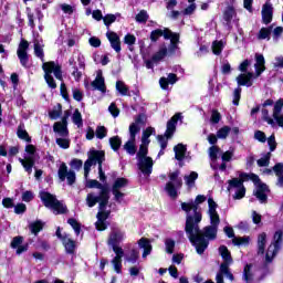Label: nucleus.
Wrapping results in <instances>:
<instances>
[{"label": "nucleus", "mask_w": 283, "mask_h": 283, "mask_svg": "<svg viewBox=\"0 0 283 283\" xmlns=\"http://www.w3.org/2000/svg\"><path fill=\"white\" fill-rule=\"evenodd\" d=\"M271 28H262L258 33L259 41H264V39L269 41L271 39Z\"/></svg>", "instance_id": "nucleus-46"}, {"label": "nucleus", "mask_w": 283, "mask_h": 283, "mask_svg": "<svg viewBox=\"0 0 283 283\" xmlns=\"http://www.w3.org/2000/svg\"><path fill=\"white\" fill-rule=\"evenodd\" d=\"M56 145L61 147V149H70V138L69 137H57L55 139Z\"/></svg>", "instance_id": "nucleus-48"}, {"label": "nucleus", "mask_w": 283, "mask_h": 283, "mask_svg": "<svg viewBox=\"0 0 283 283\" xmlns=\"http://www.w3.org/2000/svg\"><path fill=\"white\" fill-rule=\"evenodd\" d=\"M239 178L240 179L234 178L228 181V191H234V200H242L247 193L243 182L247 180H252L256 187L254 196L258 198V200H260V202H266V191H269V187L266 184L260 181V177H258L255 174L241 172Z\"/></svg>", "instance_id": "nucleus-3"}, {"label": "nucleus", "mask_w": 283, "mask_h": 283, "mask_svg": "<svg viewBox=\"0 0 283 283\" xmlns=\"http://www.w3.org/2000/svg\"><path fill=\"white\" fill-rule=\"evenodd\" d=\"M127 185H128L127 179L123 177L117 178L113 184L112 193L114 196V200L119 205L125 200V193L123 192V189H125Z\"/></svg>", "instance_id": "nucleus-12"}, {"label": "nucleus", "mask_w": 283, "mask_h": 283, "mask_svg": "<svg viewBox=\"0 0 283 283\" xmlns=\"http://www.w3.org/2000/svg\"><path fill=\"white\" fill-rule=\"evenodd\" d=\"M153 134H156V128H154V127H148L144 130L143 137H142V145H140L139 151L137 153V159L148 158L147 157V151H148L147 147L150 143L149 136H153Z\"/></svg>", "instance_id": "nucleus-13"}, {"label": "nucleus", "mask_w": 283, "mask_h": 283, "mask_svg": "<svg viewBox=\"0 0 283 283\" xmlns=\"http://www.w3.org/2000/svg\"><path fill=\"white\" fill-rule=\"evenodd\" d=\"M49 116H50V118H52V120H56V118H60V116H61V105H57L56 108L51 111L49 113Z\"/></svg>", "instance_id": "nucleus-61"}, {"label": "nucleus", "mask_w": 283, "mask_h": 283, "mask_svg": "<svg viewBox=\"0 0 283 283\" xmlns=\"http://www.w3.org/2000/svg\"><path fill=\"white\" fill-rule=\"evenodd\" d=\"M86 187L88 189H101L98 195L96 192H90L86 196V205L92 208L98 202L99 211L96 216L97 221L95 222V227L97 231H105L107 229V218H109V211H105V207L109 202V190L98 182V180H87Z\"/></svg>", "instance_id": "nucleus-2"}, {"label": "nucleus", "mask_w": 283, "mask_h": 283, "mask_svg": "<svg viewBox=\"0 0 283 283\" xmlns=\"http://www.w3.org/2000/svg\"><path fill=\"white\" fill-rule=\"evenodd\" d=\"M42 69L44 70V78L49 87L56 90V82H54L52 74H54L55 78L61 81V78H63L61 66L56 62H44Z\"/></svg>", "instance_id": "nucleus-5"}, {"label": "nucleus", "mask_w": 283, "mask_h": 283, "mask_svg": "<svg viewBox=\"0 0 283 283\" xmlns=\"http://www.w3.org/2000/svg\"><path fill=\"white\" fill-rule=\"evenodd\" d=\"M241 96H242V88L241 87H237L233 91V99H232L233 105H235V106L240 105Z\"/></svg>", "instance_id": "nucleus-54"}, {"label": "nucleus", "mask_w": 283, "mask_h": 283, "mask_svg": "<svg viewBox=\"0 0 283 283\" xmlns=\"http://www.w3.org/2000/svg\"><path fill=\"white\" fill-rule=\"evenodd\" d=\"M28 48H30V43L25 40H22L18 46L17 54L22 67H28L30 61V57L28 56Z\"/></svg>", "instance_id": "nucleus-19"}, {"label": "nucleus", "mask_w": 283, "mask_h": 283, "mask_svg": "<svg viewBox=\"0 0 283 283\" xmlns=\"http://www.w3.org/2000/svg\"><path fill=\"white\" fill-rule=\"evenodd\" d=\"M262 116H263V120H265V123H268V125H275V120H273V118H271V116H269V109L263 108L262 109Z\"/></svg>", "instance_id": "nucleus-59"}, {"label": "nucleus", "mask_w": 283, "mask_h": 283, "mask_svg": "<svg viewBox=\"0 0 283 283\" xmlns=\"http://www.w3.org/2000/svg\"><path fill=\"white\" fill-rule=\"evenodd\" d=\"M111 247L115 253V258L112 260L114 271H116L117 273H120L123 269V255H125V251L118 244L111 245Z\"/></svg>", "instance_id": "nucleus-17"}, {"label": "nucleus", "mask_w": 283, "mask_h": 283, "mask_svg": "<svg viewBox=\"0 0 283 283\" xmlns=\"http://www.w3.org/2000/svg\"><path fill=\"white\" fill-rule=\"evenodd\" d=\"M264 63H265L264 55L255 54V64H254L255 77L260 76L262 72L266 70V66L264 65Z\"/></svg>", "instance_id": "nucleus-32"}, {"label": "nucleus", "mask_w": 283, "mask_h": 283, "mask_svg": "<svg viewBox=\"0 0 283 283\" xmlns=\"http://www.w3.org/2000/svg\"><path fill=\"white\" fill-rule=\"evenodd\" d=\"M167 54H174V53H170L169 49L167 51V46L163 45V46L159 48L158 52H156L153 55V61H155L157 63H160V61H163V59H165V56H167Z\"/></svg>", "instance_id": "nucleus-37"}, {"label": "nucleus", "mask_w": 283, "mask_h": 283, "mask_svg": "<svg viewBox=\"0 0 283 283\" xmlns=\"http://www.w3.org/2000/svg\"><path fill=\"white\" fill-rule=\"evenodd\" d=\"M18 137L21 138V140H25V143H30L32 139L30 138V135H28V130L23 128L22 126L18 127Z\"/></svg>", "instance_id": "nucleus-49"}, {"label": "nucleus", "mask_w": 283, "mask_h": 283, "mask_svg": "<svg viewBox=\"0 0 283 283\" xmlns=\"http://www.w3.org/2000/svg\"><path fill=\"white\" fill-rule=\"evenodd\" d=\"M231 133V127L229 126H223L217 132V138L224 139L229 134Z\"/></svg>", "instance_id": "nucleus-52"}, {"label": "nucleus", "mask_w": 283, "mask_h": 283, "mask_svg": "<svg viewBox=\"0 0 283 283\" xmlns=\"http://www.w3.org/2000/svg\"><path fill=\"white\" fill-rule=\"evenodd\" d=\"M25 151L28 156H25L24 159L20 158L19 161L24 167L28 174H32V167H34V154L36 151V148L34 147V145H28L25 147Z\"/></svg>", "instance_id": "nucleus-14"}, {"label": "nucleus", "mask_w": 283, "mask_h": 283, "mask_svg": "<svg viewBox=\"0 0 283 283\" xmlns=\"http://www.w3.org/2000/svg\"><path fill=\"white\" fill-rule=\"evenodd\" d=\"M145 123V115H139L136 117L135 122L132 123L130 125H134L135 128L137 129V134L138 132H140V125H144Z\"/></svg>", "instance_id": "nucleus-57"}, {"label": "nucleus", "mask_w": 283, "mask_h": 283, "mask_svg": "<svg viewBox=\"0 0 283 283\" xmlns=\"http://www.w3.org/2000/svg\"><path fill=\"white\" fill-rule=\"evenodd\" d=\"M148 19H149V14H147V11H145V10H142V11L136 15V21H137V23H146Z\"/></svg>", "instance_id": "nucleus-56"}, {"label": "nucleus", "mask_w": 283, "mask_h": 283, "mask_svg": "<svg viewBox=\"0 0 283 283\" xmlns=\"http://www.w3.org/2000/svg\"><path fill=\"white\" fill-rule=\"evenodd\" d=\"M57 176L62 182L67 180V185H74V182H76V172H74V170H67L65 163L60 165Z\"/></svg>", "instance_id": "nucleus-16"}, {"label": "nucleus", "mask_w": 283, "mask_h": 283, "mask_svg": "<svg viewBox=\"0 0 283 283\" xmlns=\"http://www.w3.org/2000/svg\"><path fill=\"white\" fill-rule=\"evenodd\" d=\"M178 120H182V115L180 113L175 114L170 120H168L165 136H157L158 143L161 147L158 156H163V154H165V149H167V138H171L174 136Z\"/></svg>", "instance_id": "nucleus-6"}, {"label": "nucleus", "mask_w": 283, "mask_h": 283, "mask_svg": "<svg viewBox=\"0 0 283 283\" xmlns=\"http://www.w3.org/2000/svg\"><path fill=\"white\" fill-rule=\"evenodd\" d=\"M125 238V231H123L120 228H112L108 235L107 244L108 247L120 244V242H123Z\"/></svg>", "instance_id": "nucleus-20"}, {"label": "nucleus", "mask_w": 283, "mask_h": 283, "mask_svg": "<svg viewBox=\"0 0 283 283\" xmlns=\"http://www.w3.org/2000/svg\"><path fill=\"white\" fill-rule=\"evenodd\" d=\"M282 108H283V99L280 98L275 102L273 107V118L274 120H276L279 127H283Z\"/></svg>", "instance_id": "nucleus-27"}, {"label": "nucleus", "mask_w": 283, "mask_h": 283, "mask_svg": "<svg viewBox=\"0 0 283 283\" xmlns=\"http://www.w3.org/2000/svg\"><path fill=\"white\" fill-rule=\"evenodd\" d=\"M138 160V169L144 176H151L154 171V159L151 157H140Z\"/></svg>", "instance_id": "nucleus-22"}, {"label": "nucleus", "mask_w": 283, "mask_h": 283, "mask_svg": "<svg viewBox=\"0 0 283 283\" xmlns=\"http://www.w3.org/2000/svg\"><path fill=\"white\" fill-rule=\"evenodd\" d=\"M69 224L74 229L76 235L81 234V224H78V221L76 219H69L67 220Z\"/></svg>", "instance_id": "nucleus-58"}, {"label": "nucleus", "mask_w": 283, "mask_h": 283, "mask_svg": "<svg viewBox=\"0 0 283 283\" xmlns=\"http://www.w3.org/2000/svg\"><path fill=\"white\" fill-rule=\"evenodd\" d=\"M176 83H178V76L174 73H169L167 77L159 78L161 90H169V85H176Z\"/></svg>", "instance_id": "nucleus-29"}, {"label": "nucleus", "mask_w": 283, "mask_h": 283, "mask_svg": "<svg viewBox=\"0 0 283 283\" xmlns=\"http://www.w3.org/2000/svg\"><path fill=\"white\" fill-rule=\"evenodd\" d=\"M261 14H262V22L265 25H269V23L273 21V4L269 2L263 4Z\"/></svg>", "instance_id": "nucleus-28"}, {"label": "nucleus", "mask_w": 283, "mask_h": 283, "mask_svg": "<svg viewBox=\"0 0 283 283\" xmlns=\"http://www.w3.org/2000/svg\"><path fill=\"white\" fill-rule=\"evenodd\" d=\"M104 24L109 28L112 23L116 21V15L115 14H106L103 18Z\"/></svg>", "instance_id": "nucleus-60"}, {"label": "nucleus", "mask_w": 283, "mask_h": 283, "mask_svg": "<svg viewBox=\"0 0 283 283\" xmlns=\"http://www.w3.org/2000/svg\"><path fill=\"white\" fill-rule=\"evenodd\" d=\"M55 235L62 240V243L64 245V249L66 251V253H74V251L76 250V242H74V240H72L70 238V235L67 234H62L61 233V228H57Z\"/></svg>", "instance_id": "nucleus-21"}, {"label": "nucleus", "mask_w": 283, "mask_h": 283, "mask_svg": "<svg viewBox=\"0 0 283 283\" xmlns=\"http://www.w3.org/2000/svg\"><path fill=\"white\" fill-rule=\"evenodd\" d=\"M72 120L77 127H83V116L81 115V112H78V109L73 113Z\"/></svg>", "instance_id": "nucleus-50"}, {"label": "nucleus", "mask_w": 283, "mask_h": 283, "mask_svg": "<svg viewBox=\"0 0 283 283\" xmlns=\"http://www.w3.org/2000/svg\"><path fill=\"white\" fill-rule=\"evenodd\" d=\"M273 171H274L275 176L277 177L276 186L283 187V165L276 164L273 167Z\"/></svg>", "instance_id": "nucleus-38"}, {"label": "nucleus", "mask_w": 283, "mask_h": 283, "mask_svg": "<svg viewBox=\"0 0 283 283\" xmlns=\"http://www.w3.org/2000/svg\"><path fill=\"white\" fill-rule=\"evenodd\" d=\"M282 238H283L282 230H277L274 233L272 243L269 245L265 252V262H273V258L277 255V252L280 251V247H282Z\"/></svg>", "instance_id": "nucleus-11"}, {"label": "nucleus", "mask_w": 283, "mask_h": 283, "mask_svg": "<svg viewBox=\"0 0 283 283\" xmlns=\"http://www.w3.org/2000/svg\"><path fill=\"white\" fill-rule=\"evenodd\" d=\"M91 85L94 90H97L102 94H105V92H107V86H105V77L103 76V70L96 71V77L91 83Z\"/></svg>", "instance_id": "nucleus-23"}, {"label": "nucleus", "mask_w": 283, "mask_h": 283, "mask_svg": "<svg viewBox=\"0 0 283 283\" xmlns=\"http://www.w3.org/2000/svg\"><path fill=\"white\" fill-rule=\"evenodd\" d=\"M269 163H271V153L263 154L256 161L259 167H269Z\"/></svg>", "instance_id": "nucleus-44"}, {"label": "nucleus", "mask_w": 283, "mask_h": 283, "mask_svg": "<svg viewBox=\"0 0 283 283\" xmlns=\"http://www.w3.org/2000/svg\"><path fill=\"white\" fill-rule=\"evenodd\" d=\"M103 163H105V151L92 149L88 153V159L84 164V177L87 178L90 176L93 165H98L99 167Z\"/></svg>", "instance_id": "nucleus-9"}, {"label": "nucleus", "mask_w": 283, "mask_h": 283, "mask_svg": "<svg viewBox=\"0 0 283 283\" xmlns=\"http://www.w3.org/2000/svg\"><path fill=\"white\" fill-rule=\"evenodd\" d=\"M29 229H30L31 233L36 235L39 233V231L43 230V222H41V221L31 222L29 224Z\"/></svg>", "instance_id": "nucleus-45"}, {"label": "nucleus", "mask_w": 283, "mask_h": 283, "mask_svg": "<svg viewBox=\"0 0 283 283\" xmlns=\"http://www.w3.org/2000/svg\"><path fill=\"white\" fill-rule=\"evenodd\" d=\"M184 180H185L187 187H189V189H191V187H195L196 180H198V172L192 171L189 175H186L184 177Z\"/></svg>", "instance_id": "nucleus-40"}, {"label": "nucleus", "mask_w": 283, "mask_h": 283, "mask_svg": "<svg viewBox=\"0 0 283 283\" xmlns=\"http://www.w3.org/2000/svg\"><path fill=\"white\" fill-rule=\"evenodd\" d=\"M180 171L169 174V182L166 184V192L170 198H178V189L182 187V179L179 178Z\"/></svg>", "instance_id": "nucleus-10"}, {"label": "nucleus", "mask_w": 283, "mask_h": 283, "mask_svg": "<svg viewBox=\"0 0 283 283\" xmlns=\"http://www.w3.org/2000/svg\"><path fill=\"white\" fill-rule=\"evenodd\" d=\"M116 90L118 91V93L122 96H127V94L129 92V88L127 87V85L123 81H117L116 82Z\"/></svg>", "instance_id": "nucleus-47"}, {"label": "nucleus", "mask_w": 283, "mask_h": 283, "mask_svg": "<svg viewBox=\"0 0 283 283\" xmlns=\"http://www.w3.org/2000/svg\"><path fill=\"white\" fill-rule=\"evenodd\" d=\"M126 262H129L130 264H136L138 261V250H132L130 252L125 254Z\"/></svg>", "instance_id": "nucleus-43"}, {"label": "nucleus", "mask_w": 283, "mask_h": 283, "mask_svg": "<svg viewBox=\"0 0 283 283\" xmlns=\"http://www.w3.org/2000/svg\"><path fill=\"white\" fill-rule=\"evenodd\" d=\"M223 19L228 28L235 25L238 23V15L235 14V9H233V7H228L223 12Z\"/></svg>", "instance_id": "nucleus-26"}, {"label": "nucleus", "mask_w": 283, "mask_h": 283, "mask_svg": "<svg viewBox=\"0 0 283 283\" xmlns=\"http://www.w3.org/2000/svg\"><path fill=\"white\" fill-rule=\"evenodd\" d=\"M76 61L80 70H85V56L81 53H77Z\"/></svg>", "instance_id": "nucleus-63"}, {"label": "nucleus", "mask_w": 283, "mask_h": 283, "mask_svg": "<svg viewBox=\"0 0 283 283\" xmlns=\"http://www.w3.org/2000/svg\"><path fill=\"white\" fill-rule=\"evenodd\" d=\"M124 43H126V45H134L136 43V36L129 33L126 34L124 38Z\"/></svg>", "instance_id": "nucleus-64"}, {"label": "nucleus", "mask_w": 283, "mask_h": 283, "mask_svg": "<svg viewBox=\"0 0 283 283\" xmlns=\"http://www.w3.org/2000/svg\"><path fill=\"white\" fill-rule=\"evenodd\" d=\"M208 216L210 218V224L205 228L203 233L202 231L199 230L200 237L207 242V247H209V241L208 240H216V237L218 235V227L220 226V214H218V203L213 201L212 198L208 199ZM205 235V237H203Z\"/></svg>", "instance_id": "nucleus-4"}, {"label": "nucleus", "mask_w": 283, "mask_h": 283, "mask_svg": "<svg viewBox=\"0 0 283 283\" xmlns=\"http://www.w3.org/2000/svg\"><path fill=\"white\" fill-rule=\"evenodd\" d=\"M160 36H164L166 40H170L169 53L174 54L176 50H178V41H180V35H178V33L171 32L169 29H157L150 33L151 41H158Z\"/></svg>", "instance_id": "nucleus-7"}, {"label": "nucleus", "mask_w": 283, "mask_h": 283, "mask_svg": "<svg viewBox=\"0 0 283 283\" xmlns=\"http://www.w3.org/2000/svg\"><path fill=\"white\" fill-rule=\"evenodd\" d=\"M174 151L176 160H179V163H181V160H185V154H187V147L185 145L178 144L174 147Z\"/></svg>", "instance_id": "nucleus-36"}, {"label": "nucleus", "mask_w": 283, "mask_h": 283, "mask_svg": "<svg viewBox=\"0 0 283 283\" xmlns=\"http://www.w3.org/2000/svg\"><path fill=\"white\" fill-rule=\"evenodd\" d=\"M40 198L48 209H51L55 216L60 213H65L67 211V207L63 205V202L59 201L56 197L48 191H41Z\"/></svg>", "instance_id": "nucleus-8"}, {"label": "nucleus", "mask_w": 283, "mask_h": 283, "mask_svg": "<svg viewBox=\"0 0 283 283\" xmlns=\"http://www.w3.org/2000/svg\"><path fill=\"white\" fill-rule=\"evenodd\" d=\"M106 39H108L111 48L117 52V54L120 52V36L114 31H107L106 32Z\"/></svg>", "instance_id": "nucleus-25"}, {"label": "nucleus", "mask_w": 283, "mask_h": 283, "mask_svg": "<svg viewBox=\"0 0 283 283\" xmlns=\"http://www.w3.org/2000/svg\"><path fill=\"white\" fill-rule=\"evenodd\" d=\"M266 247V233H260L258 237V253L264 255V249Z\"/></svg>", "instance_id": "nucleus-39"}, {"label": "nucleus", "mask_w": 283, "mask_h": 283, "mask_svg": "<svg viewBox=\"0 0 283 283\" xmlns=\"http://www.w3.org/2000/svg\"><path fill=\"white\" fill-rule=\"evenodd\" d=\"M138 247H139V249H144L143 258H147V255L151 254V242H149L148 239L142 238L138 241Z\"/></svg>", "instance_id": "nucleus-33"}, {"label": "nucleus", "mask_w": 283, "mask_h": 283, "mask_svg": "<svg viewBox=\"0 0 283 283\" xmlns=\"http://www.w3.org/2000/svg\"><path fill=\"white\" fill-rule=\"evenodd\" d=\"M268 145L270 147V151H275V148L277 147V143L275 142V135H271L268 138Z\"/></svg>", "instance_id": "nucleus-62"}, {"label": "nucleus", "mask_w": 283, "mask_h": 283, "mask_svg": "<svg viewBox=\"0 0 283 283\" xmlns=\"http://www.w3.org/2000/svg\"><path fill=\"white\" fill-rule=\"evenodd\" d=\"M34 54L38 56V59H41L42 63L45 61L43 59L44 53H43V40H40L39 38H35L34 41Z\"/></svg>", "instance_id": "nucleus-34"}, {"label": "nucleus", "mask_w": 283, "mask_h": 283, "mask_svg": "<svg viewBox=\"0 0 283 283\" xmlns=\"http://www.w3.org/2000/svg\"><path fill=\"white\" fill-rule=\"evenodd\" d=\"M122 143L123 142L120 140V137H118V136L112 137L109 139V145H111L112 149H114V151H118V149H120Z\"/></svg>", "instance_id": "nucleus-51"}, {"label": "nucleus", "mask_w": 283, "mask_h": 283, "mask_svg": "<svg viewBox=\"0 0 283 283\" xmlns=\"http://www.w3.org/2000/svg\"><path fill=\"white\" fill-rule=\"evenodd\" d=\"M23 244V238L22 237H14L11 241V249H17V254L21 255V253H25L28 251V245Z\"/></svg>", "instance_id": "nucleus-31"}, {"label": "nucleus", "mask_w": 283, "mask_h": 283, "mask_svg": "<svg viewBox=\"0 0 283 283\" xmlns=\"http://www.w3.org/2000/svg\"><path fill=\"white\" fill-rule=\"evenodd\" d=\"M136 134H138V128H136V126H134V125H130L129 126V139L124 145V149L130 156H134V154H136Z\"/></svg>", "instance_id": "nucleus-18"}, {"label": "nucleus", "mask_w": 283, "mask_h": 283, "mask_svg": "<svg viewBox=\"0 0 283 283\" xmlns=\"http://www.w3.org/2000/svg\"><path fill=\"white\" fill-rule=\"evenodd\" d=\"M209 158L211 159L210 166L214 171H227V164H218V154H220V148L218 146H212L208 150Z\"/></svg>", "instance_id": "nucleus-15"}, {"label": "nucleus", "mask_w": 283, "mask_h": 283, "mask_svg": "<svg viewBox=\"0 0 283 283\" xmlns=\"http://www.w3.org/2000/svg\"><path fill=\"white\" fill-rule=\"evenodd\" d=\"M237 83L239 86L251 87L253 85V73H242L237 77Z\"/></svg>", "instance_id": "nucleus-30"}, {"label": "nucleus", "mask_w": 283, "mask_h": 283, "mask_svg": "<svg viewBox=\"0 0 283 283\" xmlns=\"http://www.w3.org/2000/svg\"><path fill=\"white\" fill-rule=\"evenodd\" d=\"M226 45H227V42H224L223 40L213 41L211 45L212 54H216V56H220Z\"/></svg>", "instance_id": "nucleus-35"}, {"label": "nucleus", "mask_w": 283, "mask_h": 283, "mask_svg": "<svg viewBox=\"0 0 283 283\" xmlns=\"http://www.w3.org/2000/svg\"><path fill=\"white\" fill-rule=\"evenodd\" d=\"M96 138H99V140H103L107 136V128L105 126H98L95 130Z\"/></svg>", "instance_id": "nucleus-55"}, {"label": "nucleus", "mask_w": 283, "mask_h": 283, "mask_svg": "<svg viewBox=\"0 0 283 283\" xmlns=\"http://www.w3.org/2000/svg\"><path fill=\"white\" fill-rule=\"evenodd\" d=\"M251 242V238L249 237H234L232 239V243L234 247H248V244Z\"/></svg>", "instance_id": "nucleus-41"}, {"label": "nucleus", "mask_w": 283, "mask_h": 283, "mask_svg": "<svg viewBox=\"0 0 283 283\" xmlns=\"http://www.w3.org/2000/svg\"><path fill=\"white\" fill-rule=\"evenodd\" d=\"M243 280L247 283H250L253 281V265H245L243 271Z\"/></svg>", "instance_id": "nucleus-42"}, {"label": "nucleus", "mask_w": 283, "mask_h": 283, "mask_svg": "<svg viewBox=\"0 0 283 283\" xmlns=\"http://www.w3.org/2000/svg\"><path fill=\"white\" fill-rule=\"evenodd\" d=\"M53 132L60 136V138H67V136H70V132L67 130V117H63L62 122L55 123Z\"/></svg>", "instance_id": "nucleus-24"}, {"label": "nucleus", "mask_w": 283, "mask_h": 283, "mask_svg": "<svg viewBox=\"0 0 283 283\" xmlns=\"http://www.w3.org/2000/svg\"><path fill=\"white\" fill-rule=\"evenodd\" d=\"M165 247H166V253H174V249H176V241L172 239H166L165 240Z\"/></svg>", "instance_id": "nucleus-53"}, {"label": "nucleus", "mask_w": 283, "mask_h": 283, "mask_svg": "<svg viewBox=\"0 0 283 283\" xmlns=\"http://www.w3.org/2000/svg\"><path fill=\"white\" fill-rule=\"evenodd\" d=\"M207 200L205 195H198L195 199V202H182L181 209L186 211V233L196 251L199 255L205 253L207 249V241L200 237V222H202V213L198 211V205H202Z\"/></svg>", "instance_id": "nucleus-1"}]
</instances>
